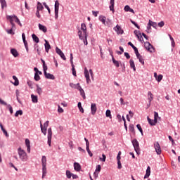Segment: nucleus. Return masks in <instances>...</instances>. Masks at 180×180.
I'll return each instance as SVG.
<instances>
[{
	"mask_svg": "<svg viewBox=\"0 0 180 180\" xmlns=\"http://www.w3.org/2000/svg\"><path fill=\"white\" fill-rule=\"evenodd\" d=\"M35 49L37 50V53L39 56H40V54H41V49H40V47H39L38 44H35Z\"/></svg>",
	"mask_w": 180,
	"mask_h": 180,
	"instance_id": "obj_35",
	"label": "nucleus"
},
{
	"mask_svg": "<svg viewBox=\"0 0 180 180\" xmlns=\"http://www.w3.org/2000/svg\"><path fill=\"white\" fill-rule=\"evenodd\" d=\"M110 11L115 12V0H110Z\"/></svg>",
	"mask_w": 180,
	"mask_h": 180,
	"instance_id": "obj_27",
	"label": "nucleus"
},
{
	"mask_svg": "<svg viewBox=\"0 0 180 180\" xmlns=\"http://www.w3.org/2000/svg\"><path fill=\"white\" fill-rule=\"evenodd\" d=\"M23 43H24L25 47L26 49V51H29V46H27V41H26V38L25 37V35L23 37Z\"/></svg>",
	"mask_w": 180,
	"mask_h": 180,
	"instance_id": "obj_37",
	"label": "nucleus"
},
{
	"mask_svg": "<svg viewBox=\"0 0 180 180\" xmlns=\"http://www.w3.org/2000/svg\"><path fill=\"white\" fill-rule=\"evenodd\" d=\"M44 6H45L46 9H47L49 13H51V11L50 10V7L48 6L46 2L43 3Z\"/></svg>",
	"mask_w": 180,
	"mask_h": 180,
	"instance_id": "obj_49",
	"label": "nucleus"
},
{
	"mask_svg": "<svg viewBox=\"0 0 180 180\" xmlns=\"http://www.w3.org/2000/svg\"><path fill=\"white\" fill-rule=\"evenodd\" d=\"M134 148V150L136 151V154L138 155H140V145L139 143V141H137V139H134L131 141Z\"/></svg>",
	"mask_w": 180,
	"mask_h": 180,
	"instance_id": "obj_3",
	"label": "nucleus"
},
{
	"mask_svg": "<svg viewBox=\"0 0 180 180\" xmlns=\"http://www.w3.org/2000/svg\"><path fill=\"white\" fill-rule=\"evenodd\" d=\"M56 52L57 53V54H58V56H60L63 53V51H61V49H60V48L56 47Z\"/></svg>",
	"mask_w": 180,
	"mask_h": 180,
	"instance_id": "obj_50",
	"label": "nucleus"
},
{
	"mask_svg": "<svg viewBox=\"0 0 180 180\" xmlns=\"http://www.w3.org/2000/svg\"><path fill=\"white\" fill-rule=\"evenodd\" d=\"M135 54L137 57V58H140V57H142L141 55L139 53V49L135 51Z\"/></svg>",
	"mask_w": 180,
	"mask_h": 180,
	"instance_id": "obj_60",
	"label": "nucleus"
},
{
	"mask_svg": "<svg viewBox=\"0 0 180 180\" xmlns=\"http://www.w3.org/2000/svg\"><path fill=\"white\" fill-rule=\"evenodd\" d=\"M35 15L37 18H38V19H40V18H41V15H40V11L39 10H37Z\"/></svg>",
	"mask_w": 180,
	"mask_h": 180,
	"instance_id": "obj_55",
	"label": "nucleus"
},
{
	"mask_svg": "<svg viewBox=\"0 0 180 180\" xmlns=\"http://www.w3.org/2000/svg\"><path fill=\"white\" fill-rule=\"evenodd\" d=\"M129 64L131 68H133L134 71H136V65H134V60L133 59H130Z\"/></svg>",
	"mask_w": 180,
	"mask_h": 180,
	"instance_id": "obj_30",
	"label": "nucleus"
},
{
	"mask_svg": "<svg viewBox=\"0 0 180 180\" xmlns=\"http://www.w3.org/2000/svg\"><path fill=\"white\" fill-rule=\"evenodd\" d=\"M43 9H44L43 4H41V3L38 1L37 5V11H43Z\"/></svg>",
	"mask_w": 180,
	"mask_h": 180,
	"instance_id": "obj_26",
	"label": "nucleus"
},
{
	"mask_svg": "<svg viewBox=\"0 0 180 180\" xmlns=\"http://www.w3.org/2000/svg\"><path fill=\"white\" fill-rule=\"evenodd\" d=\"M112 63L115 65V67L119 68L120 67V63L119 61L116 60L115 58L112 56Z\"/></svg>",
	"mask_w": 180,
	"mask_h": 180,
	"instance_id": "obj_39",
	"label": "nucleus"
},
{
	"mask_svg": "<svg viewBox=\"0 0 180 180\" xmlns=\"http://www.w3.org/2000/svg\"><path fill=\"white\" fill-rule=\"evenodd\" d=\"M6 19H7V20H9V22L12 26V29H15V22H15V23H17L20 27H22V23L20 22V20H19V18H18V16H16L15 15H6Z\"/></svg>",
	"mask_w": 180,
	"mask_h": 180,
	"instance_id": "obj_1",
	"label": "nucleus"
},
{
	"mask_svg": "<svg viewBox=\"0 0 180 180\" xmlns=\"http://www.w3.org/2000/svg\"><path fill=\"white\" fill-rule=\"evenodd\" d=\"M60 57L63 59L65 61V60H67V58H65V55H64V53L62 52V53H60Z\"/></svg>",
	"mask_w": 180,
	"mask_h": 180,
	"instance_id": "obj_58",
	"label": "nucleus"
},
{
	"mask_svg": "<svg viewBox=\"0 0 180 180\" xmlns=\"http://www.w3.org/2000/svg\"><path fill=\"white\" fill-rule=\"evenodd\" d=\"M44 75L47 79H56V77L50 73H47V67H45V70H44Z\"/></svg>",
	"mask_w": 180,
	"mask_h": 180,
	"instance_id": "obj_5",
	"label": "nucleus"
},
{
	"mask_svg": "<svg viewBox=\"0 0 180 180\" xmlns=\"http://www.w3.org/2000/svg\"><path fill=\"white\" fill-rule=\"evenodd\" d=\"M131 22L132 25H134V26H136V27H137V29H140V26H139V25L137 23H136V22L131 20Z\"/></svg>",
	"mask_w": 180,
	"mask_h": 180,
	"instance_id": "obj_57",
	"label": "nucleus"
},
{
	"mask_svg": "<svg viewBox=\"0 0 180 180\" xmlns=\"http://www.w3.org/2000/svg\"><path fill=\"white\" fill-rule=\"evenodd\" d=\"M86 150L90 157H92L94 154H92V152H91V150L89 149V145L86 146Z\"/></svg>",
	"mask_w": 180,
	"mask_h": 180,
	"instance_id": "obj_43",
	"label": "nucleus"
},
{
	"mask_svg": "<svg viewBox=\"0 0 180 180\" xmlns=\"http://www.w3.org/2000/svg\"><path fill=\"white\" fill-rule=\"evenodd\" d=\"M101 165H97L94 175H96V172H101Z\"/></svg>",
	"mask_w": 180,
	"mask_h": 180,
	"instance_id": "obj_47",
	"label": "nucleus"
},
{
	"mask_svg": "<svg viewBox=\"0 0 180 180\" xmlns=\"http://www.w3.org/2000/svg\"><path fill=\"white\" fill-rule=\"evenodd\" d=\"M39 30H41L42 32H44V33L47 32V27H46V26L41 24H39Z\"/></svg>",
	"mask_w": 180,
	"mask_h": 180,
	"instance_id": "obj_23",
	"label": "nucleus"
},
{
	"mask_svg": "<svg viewBox=\"0 0 180 180\" xmlns=\"http://www.w3.org/2000/svg\"><path fill=\"white\" fill-rule=\"evenodd\" d=\"M40 127L41 133H43V134L46 136V134H47V128L43 127V124H41V122H40Z\"/></svg>",
	"mask_w": 180,
	"mask_h": 180,
	"instance_id": "obj_19",
	"label": "nucleus"
},
{
	"mask_svg": "<svg viewBox=\"0 0 180 180\" xmlns=\"http://www.w3.org/2000/svg\"><path fill=\"white\" fill-rule=\"evenodd\" d=\"M149 23L153 27H157V22H153L151 21V20H149Z\"/></svg>",
	"mask_w": 180,
	"mask_h": 180,
	"instance_id": "obj_48",
	"label": "nucleus"
},
{
	"mask_svg": "<svg viewBox=\"0 0 180 180\" xmlns=\"http://www.w3.org/2000/svg\"><path fill=\"white\" fill-rule=\"evenodd\" d=\"M96 110H98V108H96V104L91 103V115H95V113H96Z\"/></svg>",
	"mask_w": 180,
	"mask_h": 180,
	"instance_id": "obj_12",
	"label": "nucleus"
},
{
	"mask_svg": "<svg viewBox=\"0 0 180 180\" xmlns=\"http://www.w3.org/2000/svg\"><path fill=\"white\" fill-rule=\"evenodd\" d=\"M154 147L158 155H160L161 154V146H160V143L155 142L154 143Z\"/></svg>",
	"mask_w": 180,
	"mask_h": 180,
	"instance_id": "obj_9",
	"label": "nucleus"
},
{
	"mask_svg": "<svg viewBox=\"0 0 180 180\" xmlns=\"http://www.w3.org/2000/svg\"><path fill=\"white\" fill-rule=\"evenodd\" d=\"M81 96H82L83 99H86V96H85V91L84 89L79 91Z\"/></svg>",
	"mask_w": 180,
	"mask_h": 180,
	"instance_id": "obj_45",
	"label": "nucleus"
},
{
	"mask_svg": "<svg viewBox=\"0 0 180 180\" xmlns=\"http://www.w3.org/2000/svg\"><path fill=\"white\" fill-rule=\"evenodd\" d=\"M154 120L158 123V120H161V117L158 116V112H154Z\"/></svg>",
	"mask_w": 180,
	"mask_h": 180,
	"instance_id": "obj_24",
	"label": "nucleus"
},
{
	"mask_svg": "<svg viewBox=\"0 0 180 180\" xmlns=\"http://www.w3.org/2000/svg\"><path fill=\"white\" fill-rule=\"evenodd\" d=\"M81 30H82L84 37L86 38V25H85V23H82Z\"/></svg>",
	"mask_w": 180,
	"mask_h": 180,
	"instance_id": "obj_14",
	"label": "nucleus"
},
{
	"mask_svg": "<svg viewBox=\"0 0 180 180\" xmlns=\"http://www.w3.org/2000/svg\"><path fill=\"white\" fill-rule=\"evenodd\" d=\"M13 29L14 28H11L10 30H6V32L8 34H15V32H13Z\"/></svg>",
	"mask_w": 180,
	"mask_h": 180,
	"instance_id": "obj_51",
	"label": "nucleus"
},
{
	"mask_svg": "<svg viewBox=\"0 0 180 180\" xmlns=\"http://www.w3.org/2000/svg\"><path fill=\"white\" fill-rule=\"evenodd\" d=\"M128 45H129V46H131V47H132V49L134 50V51H137V50H139V49H137V47H136V46L133 44V43H131V41L128 42Z\"/></svg>",
	"mask_w": 180,
	"mask_h": 180,
	"instance_id": "obj_46",
	"label": "nucleus"
},
{
	"mask_svg": "<svg viewBox=\"0 0 180 180\" xmlns=\"http://www.w3.org/2000/svg\"><path fill=\"white\" fill-rule=\"evenodd\" d=\"M124 9L125 12H129L130 11V6L127 5V6H125Z\"/></svg>",
	"mask_w": 180,
	"mask_h": 180,
	"instance_id": "obj_62",
	"label": "nucleus"
},
{
	"mask_svg": "<svg viewBox=\"0 0 180 180\" xmlns=\"http://www.w3.org/2000/svg\"><path fill=\"white\" fill-rule=\"evenodd\" d=\"M37 92L39 95H41V94H43V89H41V88L39 86V84H37Z\"/></svg>",
	"mask_w": 180,
	"mask_h": 180,
	"instance_id": "obj_36",
	"label": "nucleus"
},
{
	"mask_svg": "<svg viewBox=\"0 0 180 180\" xmlns=\"http://www.w3.org/2000/svg\"><path fill=\"white\" fill-rule=\"evenodd\" d=\"M138 60H139V63L144 65V59L143 58V56H141L140 58H138Z\"/></svg>",
	"mask_w": 180,
	"mask_h": 180,
	"instance_id": "obj_54",
	"label": "nucleus"
},
{
	"mask_svg": "<svg viewBox=\"0 0 180 180\" xmlns=\"http://www.w3.org/2000/svg\"><path fill=\"white\" fill-rule=\"evenodd\" d=\"M13 79H14V82H12L15 86H18L19 85V79H18V77L16 76H13Z\"/></svg>",
	"mask_w": 180,
	"mask_h": 180,
	"instance_id": "obj_29",
	"label": "nucleus"
},
{
	"mask_svg": "<svg viewBox=\"0 0 180 180\" xmlns=\"http://www.w3.org/2000/svg\"><path fill=\"white\" fill-rule=\"evenodd\" d=\"M164 25H165L164 21H161L160 22L158 23V27H162L164 26Z\"/></svg>",
	"mask_w": 180,
	"mask_h": 180,
	"instance_id": "obj_63",
	"label": "nucleus"
},
{
	"mask_svg": "<svg viewBox=\"0 0 180 180\" xmlns=\"http://www.w3.org/2000/svg\"><path fill=\"white\" fill-rule=\"evenodd\" d=\"M99 21L100 22H102V23L103 25H105V22H106V17L103 16V15H101L99 17Z\"/></svg>",
	"mask_w": 180,
	"mask_h": 180,
	"instance_id": "obj_34",
	"label": "nucleus"
},
{
	"mask_svg": "<svg viewBox=\"0 0 180 180\" xmlns=\"http://www.w3.org/2000/svg\"><path fill=\"white\" fill-rule=\"evenodd\" d=\"M18 153L19 155L20 158H21V160H23L22 155H23V150H22V148H19L18 149Z\"/></svg>",
	"mask_w": 180,
	"mask_h": 180,
	"instance_id": "obj_32",
	"label": "nucleus"
},
{
	"mask_svg": "<svg viewBox=\"0 0 180 180\" xmlns=\"http://www.w3.org/2000/svg\"><path fill=\"white\" fill-rule=\"evenodd\" d=\"M74 168L78 172L81 171V165H79V163H78V162H75Z\"/></svg>",
	"mask_w": 180,
	"mask_h": 180,
	"instance_id": "obj_21",
	"label": "nucleus"
},
{
	"mask_svg": "<svg viewBox=\"0 0 180 180\" xmlns=\"http://www.w3.org/2000/svg\"><path fill=\"white\" fill-rule=\"evenodd\" d=\"M41 165H42V179L47 175V158L46 156H42L41 158Z\"/></svg>",
	"mask_w": 180,
	"mask_h": 180,
	"instance_id": "obj_2",
	"label": "nucleus"
},
{
	"mask_svg": "<svg viewBox=\"0 0 180 180\" xmlns=\"http://www.w3.org/2000/svg\"><path fill=\"white\" fill-rule=\"evenodd\" d=\"M45 44V51H46V53H49V50H50V49H51V46H50V43H49V41L44 39Z\"/></svg>",
	"mask_w": 180,
	"mask_h": 180,
	"instance_id": "obj_15",
	"label": "nucleus"
},
{
	"mask_svg": "<svg viewBox=\"0 0 180 180\" xmlns=\"http://www.w3.org/2000/svg\"><path fill=\"white\" fill-rule=\"evenodd\" d=\"M31 98H32V101L33 103H37V102H38L37 96L32 94Z\"/></svg>",
	"mask_w": 180,
	"mask_h": 180,
	"instance_id": "obj_33",
	"label": "nucleus"
},
{
	"mask_svg": "<svg viewBox=\"0 0 180 180\" xmlns=\"http://www.w3.org/2000/svg\"><path fill=\"white\" fill-rule=\"evenodd\" d=\"M11 53L13 56V57H18L19 56V53H18V51L15 49H11Z\"/></svg>",
	"mask_w": 180,
	"mask_h": 180,
	"instance_id": "obj_25",
	"label": "nucleus"
},
{
	"mask_svg": "<svg viewBox=\"0 0 180 180\" xmlns=\"http://www.w3.org/2000/svg\"><path fill=\"white\" fill-rule=\"evenodd\" d=\"M34 79L35 81H40V76L39 75V74L37 73L34 74Z\"/></svg>",
	"mask_w": 180,
	"mask_h": 180,
	"instance_id": "obj_53",
	"label": "nucleus"
},
{
	"mask_svg": "<svg viewBox=\"0 0 180 180\" xmlns=\"http://www.w3.org/2000/svg\"><path fill=\"white\" fill-rule=\"evenodd\" d=\"M150 30H151V25H150V22H148V26H147V32L148 33H150Z\"/></svg>",
	"mask_w": 180,
	"mask_h": 180,
	"instance_id": "obj_61",
	"label": "nucleus"
},
{
	"mask_svg": "<svg viewBox=\"0 0 180 180\" xmlns=\"http://www.w3.org/2000/svg\"><path fill=\"white\" fill-rule=\"evenodd\" d=\"M156 79L158 80V82H161V80L162 79V75H159L158 77H156Z\"/></svg>",
	"mask_w": 180,
	"mask_h": 180,
	"instance_id": "obj_56",
	"label": "nucleus"
},
{
	"mask_svg": "<svg viewBox=\"0 0 180 180\" xmlns=\"http://www.w3.org/2000/svg\"><path fill=\"white\" fill-rule=\"evenodd\" d=\"M117 165L118 169H122V163L120 162V160H117Z\"/></svg>",
	"mask_w": 180,
	"mask_h": 180,
	"instance_id": "obj_59",
	"label": "nucleus"
},
{
	"mask_svg": "<svg viewBox=\"0 0 180 180\" xmlns=\"http://www.w3.org/2000/svg\"><path fill=\"white\" fill-rule=\"evenodd\" d=\"M0 4L1 6V9H4V8H6L8 6L6 0H0Z\"/></svg>",
	"mask_w": 180,
	"mask_h": 180,
	"instance_id": "obj_28",
	"label": "nucleus"
},
{
	"mask_svg": "<svg viewBox=\"0 0 180 180\" xmlns=\"http://www.w3.org/2000/svg\"><path fill=\"white\" fill-rule=\"evenodd\" d=\"M129 131H131L133 134H136V131L134 130V125H133L132 124L129 125Z\"/></svg>",
	"mask_w": 180,
	"mask_h": 180,
	"instance_id": "obj_38",
	"label": "nucleus"
},
{
	"mask_svg": "<svg viewBox=\"0 0 180 180\" xmlns=\"http://www.w3.org/2000/svg\"><path fill=\"white\" fill-rule=\"evenodd\" d=\"M134 33L136 36V37L139 39V41H142V40H143V36H141V33H140V31L135 30Z\"/></svg>",
	"mask_w": 180,
	"mask_h": 180,
	"instance_id": "obj_13",
	"label": "nucleus"
},
{
	"mask_svg": "<svg viewBox=\"0 0 180 180\" xmlns=\"http://www.w3.org/2000/svg\"><path fill=\"white\" fill-rule=\"evenodd\" d=\"M70 86H71V88L77 89V85L75 84L74 83H70Z\"/></svg>",
	"mask_w": 180,
	"mask_h": 180,
	"instance_id": "obj_64",
	"label": "nucleus"
},
{
	"mask_svg": "<svg viewBox=\"0 0 180 180\" xmlns=\"http://www.w3.org/2000/svg\"><path fill=\"white\" fill-rule=\"evenodd\" d=\"M77 106L79 108V110H80V112L82 113H84V108H82V105L81 104V102H79L78 104H77Z\"/></svg>",
	"mask_w": 180,
	"mask_h": 180,
	"instance_id": "obj_44",
	"label": "nucleus"
},
{
	"mask_svg": "<svg viewBox=\"0 0 180 180\" xmlns=\"http://www.w3.org/2000/svg\"><path fill=\"white\" fill-rule=\"evenodd\" d=\"M25 146L27 147V153H30V140L29 139H25Z\"/></svg>",
	"mask_w": 180,
	"mask_h": 180,
	"instance_id": "obj_16",
	"label": "nucleus"
},
{
	"mask_svg": "<svg viewBox=\"0 0 180 180\" xmlns=\"http://www.w3.org/2000/svg\"><path fill=\"white\" fill-rule=\"evenodd\" d=\"M150 174H151V168L150 167V166H148L147 167L146 173L144 176V179H146V178H148V176H150Z\"/></svg>",
	"mask_w": 180,
	"mask_h": 180,
	"instance_id": "obj_18",
	"label": "nucleus"
},
{
	"mask_svg": "<svg viewBox=\"0 0 180 180\" xmlns=\"http://www.w3.org/2000/svg\"><path fill=\"white\" fill-rule=\"evenodd\" d=\"M60 8V3L58 0L55 1V19H58V11Z\"/></svg>",
	"mask_w": 180,
	"mask_h": 180,
	"instance_id": "obj_4",
	"label": "nucleus"
},
{
	"mask_svg": "<svg viewBox=\"0 0 180 180\" xmlns=\"http://www.w3.org/2000/svg\"><path fill=\"white\" fill-rule=\"evenodd\" d=\"M32 37L35 43H39L40 41V39L35 34H32Z\"/></svg>",
	"mask_w": 180,
	"mask_h": 180,
	"instance_id": "obj_31",
	"label": "nucleus"
},
{
	"mask_svg": "<svg viewBox=\"0 0 180 180\" xmlns=\"http://www.w3.org/2000/svg\"><path fill=\"white\" fill-rule=\"evenodd\" d=\"M147 119H148V122L149 124H150V126H155V124H157V121H155V120H153L148 117H147Z\"/></svg>",
	"mask_w": 180,
	"mask_h": 180,
	"instance_id": "obj_22",
	"label": "nucleus"
},
{
	"mask_svg": "<svg viewBox=\"0 0 180 180\" xmlns=\"http://www.w3.org/2000/svg\"><path fill=\"white\" fill-rule=\"evenodd\" d=\"M84 77L86 78V84H89L91 82V79L89 78V72L86 68H84Z\"/></svg>",
	"mask_w": 180,
	"mask_h": 180,
	"instance_id": "obj_10",
	"label": "nucleus"
},
{
	"mask_svg": "<svg viewBox=\"0 0 180 180\" xmlns=\"http://www.w3.org/2000/svg\"><path fill=\"white\" fill-rule=\"evenodd\" d=\"M148 99L149 101V105H151V102L153 101V99H154V96L153 95V93L151 91H148Z\"/></svg>",
	"mask_w": 180,
	"mask_h": 180,
	"instance_id": "obj_17",
	"label": "nucleus"
},
{
	"mask_svg": "<svg viewBox=\"0 0 180 180\" xmlns=\"http://www.w3.org/2000/svg\"><path fill=\"white\" fill-rule=\"evenodd\" d=\"M114 30L117 32V34H123L124 31L122 30V27L117 25L115 27H114Z\"/></svg>",
	"mask_w": 180,
	"mask_h": 180,
	"instance_id": "obj_11",
	"label": "nucleus"
},
{
	"mask_svg": "<svg viewBox=\"0 0 180 180\" xmlns=\"http://www.w3.org/2000/svg\"><path fill=\"white\" fill-rule=\"evenodd\" d=\"M0 104L4 105V106H7V108H8L9 112L11 115H12V113H13V108H12V105H11V104L8 105V103H6V102L4 101V100H1V98H0Z\"/></svg>",
	"mask_w": 180,
	"mask_h": 180,
	"instance_id": "obj_6",
	"label": "nucleus"
},
{
	"mask_svg": "<svg viewBox=\"0 0 180 180\" xmlns=\"http://www.w3.org/2000/svg\"><path fill=\"white\" fill-rule=\"evenodd\" d=\"M66 176L68 179H70V178L72 176V173L70 172V170L66 171Z\"/></svg>",
	"mask_w": 180,
	"mask_h": 180,
	"instance_id": "obj_41",
	"label": "nucleus"
},
{
	"mask_svg": "<svg viewBox=\"0 0 180 180\" xmlns=\"http://www.w3.org/2000/svg\"><path fill=\"white\" fill-rule=\"evenodd\" d=\"M22 116L23 115V111L22 110H19L18 111H16V112L15 113V117H18V116Z\"/></svg>",
	"mask_w": 180,
	"mask_h": 180,
	"instance_id": "obj_40",
	"label": "nucleus"
},
{
	"mask_svg": "<svg viewBox=\"0 0 180 180\" xmlns=\"http://www.w3.org/2000/svg\"><path fill=\"white\" fill-rule=\"evenodd\" d=\"M53 137V131L51 128L48 129V144L49 147H51V138Z\"/></svg>",
	"mask_w": 180,
	"mask_h": 180,
	"instance_id": "obj_7",
	"label": "nucleus"
},
{
	"mask_svg": "<svg viewBox=\"0 0 180 180\" xmlns=\"http://www.w3.org/2000/svg\"><path fill=\"white\" fill-rule=\"evenodd\" d=\"M145 48L150 53H153V51H154V46H153V45H151L148 41L145 42Z\"/></svg>",
	"mask_w": 180,
	"mask_h": 180,
	"instance_id": "obj_8",
	"label": "nucleus"
},
{
	"mask_svg": "<svg viewBox=\"0 0 180 180\" xmlns=\"http://www.w3.org/2000/svg\"><path fill=\"white\" fill-rule=\"evenodd\" d=\"M77 33H78L79 39H80V40H84L85 35L84 34V32L82 30H79Z\"/></svg>",
	"mask_w": 180,
	"mask_h": 180,
	"instance_id": "obj_20",
	"label": "nucleus"
},
{
	"mask_svg": "<svg viewBox=\"0 0 180 180\" xmlns=\"http://www.w3.org/2000/svg\"><path fill=\"white\" fill-rule=\"evenodd\" d=\"M136 127H137L138 130H139L140 133H141V134H143V129L141 128V125H140V124H138L136 125Z\"/></svg>",
	"mask_w": 180,
	"mask_h": 180,
	"instance_id": "obj_52",
	"label": "nucleus"
},
{
	"mask_svg": "<svg viewBox=\"0 0 180 180\" xmlns=\"http://www.w3.org/2000/svg\"><path fill=\"white\" fill-rule=\"evenodd\" d=\"M106 117H110V119H112V114L110 112V110H107L105 112Z\"/></svg>",
	"mask_w": 180,
	"mask_h": 180,
	"instance_id": "obj_42",
	"label": "nucleus"
}]
</instances>
